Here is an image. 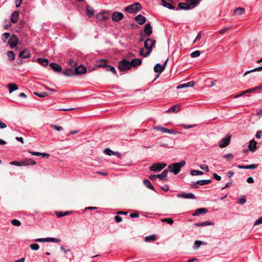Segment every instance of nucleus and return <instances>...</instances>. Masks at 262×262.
I'll return each mask as SVG.
<instances>
[{
  "label": "nucleus",
  "mask_w": 262,
  "mask_h": 262,
  "mask_svg": "<svg viewBox=\"0 0 262 262\" xmlns=\"http://www.w3.org/2000/svg\"><path fill=\"white\" fill-rule=\"evenodd\" d=\"M30 54L29 52L26 50L21 51L19 54V57L21 58L25 59V58L30 57Z\"/></svg>",
  "instance_id": "nucleus-29"
},
{
  "label": "nucleus",
  "mask_w": 262,
  "mask_h": 262,
  "mask_svg": "<svg viewBox=\"0 0 262 262\" xmlns=\"http://www.w3.org/2000/svg\"><path fill=\"white\" fill-rule=\"evenodd\" d=\"M36 162L32 159L25 158L21 161V166L35 165Z\"/></svg>",
  "instance_id": "nucleus-12"
},
{
  "label": "nucleus",
  "mask_w": 262,
  "mask_h": 262,
  "mask_svg": "<svg viewBox=\"0 0 262 262\" xmlns=\"http://www.w3.org/2000/svg\"><path fill=\"white\" fill-rule=\"evenodd\" d=\"M52 242L54 243H59L60 242V239L58 238H53V237H48L47 238V242Z\"/></svg>",
  "instance_id": "nucleus-49"
},
{
  "label": "nucleus",
  "mask_w": 262,
  "mask_h": 262,
  "mask_svg": "<svg viewBox=\"0 0 262 262\" xmlns=\"http://www.w3.org/2000/svg\"><path fill=\"white\" fill-rule=\"evenodd\" d=\"M63 74L66 76H73L76 75L75 73V70H73L71 68H67L65 71L63 72Z\"/></svg>",
  "instance_id": "nucleus-24"
},
{
  "label": "nucleus",
  "mask_w": 262,
  "mask_h": 262,
  "mask_svg": "<svg viewBox=\"0 0 262 262\" xmlns=\"http://www.w3.org/2000/svg\"><path fill=\"white\" fill-rule=\"evenodd\" d=\"M69 63L72 67H76L77 65V61L74 59H70L69 61Z\"/></svg>",
  "instance_id": "nucleus-56"
},
{
  "label": "nucleus",
  "mask_w": 262,
  "mask_h": 262,
  "mask_svg": "<svg viewBox=\"0 0 262 262\" xmlns=\"http://www.w3.org/2000/svg\"><path fill=\"white\" fill-rule=\"evenodd\" d=\"M176 9H178V10H189L191 9V7L189 6V4H187V3H180L178 4V8H176Z\"/></svg>",
  "instance_id": "nucleus-26"
},
{
  "label": "nucleus",
  "mask_w": 262,
  "mask_h": 262,
  "mask_svg": "<svg viewBox=\"0 0 262 262\" xmlns=\"http://www.w3.org/2000/svg\"><path fill=\"white\" fill-rule=\"evenodd\" d=\"M30 247L32 250H37L39 249V246L38 244H32L30 245Z\"/></svg>",
  "instance_id": "nucleus-54"
},
{
  "label": "nucleus",
  "mask_w": 262,
  "mask_h": 262,
  "mask_svg": "<svg viewBox=\"0 0 262 262\" xmlns=\"http://www.w3.org/2000/svg\"><path fill=\"white\" fill-rule=\"evenodd\" d=\"M261 224H262V216L255 222L254 225H258Z\"/></svg>",
  "instance_id": "nucleus-60"
},
{
  "label": "nucleus",
  "mask_w": 262,
  "mask_h": 262,
  "mask_svg": "<svg viewBox=\"0 0 262 262\" xmlns=\"http://www.w3.org/2000/svg\"><path fill=\"white\" fill-rule=\"evenodd\" d=\"M104 152L108 156H112L115 155L114 151L108 148H106L104 150Z\"/></svg>",
  "instance_id": "nucleus-48"
},
{
  "label": "nucleus",
  "mask_w": 262,
  "mask_h": 262,
  "mask_svg": "<svg viewBox=\"0 0 262 262\" xmlns=\"http://www.w3.org/2000/svg\"><path fill=\"white\" fill-rule=\"evenodd\" d=\"M162 222H166L170 225L173 223V220L171 218H165L161 220Z\"/></svg>",
  "instance_id": "nucleus-51"
},
{
  "label": "nucleus",
  "mask_w": 262,
  "mask_h": 262,
  "mask_svg": "<svg viewBox=\"0 0 262 262\" xmlns=\"http://www.w3.org/2000/svg\"><path fill=\"white\" fill-rule=\"evenodd\" d=\"M167 173L168 170L165 169L163 171V172L161 173L157 174V177L158 178H159L161 180L166 181L167 180Z\"/></svg>",
  "instance_id": "nucleus-16"
},
{
  "label": "nucleus",
  "mask_w": 262,
  "mask_h": 262,
  "mask_svg": "<svg viewBox=\"0 0 262 262\" xmlns=\"http://www.w3.org/2000/svg\"><path fill=\"white\" fill-rule=\"evenodd\" d=\"M11 224L15 226H19L21 225V223L19 221L16 219H13L11 221Z\"/></svg>",
  "instance_id": "nucleus-50"
},
{
  "label": "nucleus",
  "mask_w": 262,
  "mask_h": 262,
  "mask_svg": "<svg viewBox=\"0 0 262 262\" xmlns=\"http://www.w3.org/2000/svg\"><path fill=\"white\" fill-rule=\"evenodd\" d=\"M213 224H214L213 223H211L209 221H205V222H203L202 223H195L194 225L195 226H197V227H201V226H208V225H213Z\"/></svg>",
  "instance_id": "nucleus-35"
},
{
  "label": "nucleus",
  "mask_w": 262,
  "mask_h": 262,
  "mask_svg": "<svg viewBox=\"0 0 262 262\" xmlns=\"http://www.w3.org/2000/svg\"><path fill=\"white\" fill-rule=\"evenodd\" d=\"M107 60L104 59H102L97 61L96 66L98 67H101L105 69L107 65Z\"/></svg>",
  "instance_id": "nucleus-22"
},
{
  "label": "nucleus",
  "mask_w": 262,
  "mask_h": 262,
  "mask_svg": "<svg viewBox=\"0 0 262 262\" xmlns=\"http://www.w3.org/2000/svg\"><path fill=\"white\" fill-rule=\"evenodd\" d=\"M8 88L10 93H11L14 91L17 90L18 89L17 85L14 83H9L8 84Z\"/></svg>",
  "instance_id": "nucleus-28"
},
{
  "label": "nucleus",
  "mask_w": 262,
  "mask_h": 262,
  "mask_svg": "<svg viewBox=\"0 0 262 262\" xmlns=\"http://www.w3.org/2000/svg\"><path fill=\"white\" fill-rule=\"evenodd\" d=\"M224 158L225 159H227L228 161H230L233 159L234 156L231 154H228L225 155L224 156Z\"/></svg>",
  "instance_id": "nucleus-57"
},
{
  "label": "nucleus",
  "mask_w": 262,
  "mask_h": 262,
  "mask_svg": "<svg viewBox=\"0 0 262 262\" xmlns=\"http://www.w3.org/2000/svg\"><path fill=\"white\" fill-rule=\"evenodd\" d=\"M178 198L188 199H195V195L192 193H178L177 195Z\"/></svg>",
  "instance_id": "nucleus-13"
},
{
  "label": "nucleus",
  "mask_w": 262,
  "mask_h": 262,
  "mask_svg": "<svg viewBox=\"0 0 262 262\" xmlns=\"http://www.w3.org/2000/svg\"><path fill=\"white\" fill-rule=\"evenodd\" d=\"M246 202V196L245 195L242 196L238 200V203L240 204H244Z\"/></svg>",
  "instance_id": "nucleus-53"
},
{
  "label": "nucleus",
  "mask_w": 262,
  "mask_h": 262,
  "mask_svg": "<svg viewBox=\"0 0 262 262\" xmlns=\"http://www.w3.org/2000/svg\"><path fill=\"white\" fill-rule=\"evenodd\" d=\"M208 212V209L205 208H200L197 209L194 213H193V216H199L200 214H205Z\"/></svg>",
  "instance_id": "nucleus-20"
},
{
  "label": "nucleus",
  "mask_w": 262,
  "mask_h": 262,
  "mask_svg": "<svg viewBox=\"0 0 262 262\" xmlns=\"http://www.w3.org/2000/svg\"><path fill=\"white\" fill-rule=\"evenodd\" d=\"M248 147L250 151L252 152L254 151L256 148V142L254 139L251 140L249 142Z\"/></svg>",
  "instance_id": "nucleus-27"
},
{
  "label": "nucleus",
  "mask_w": 262,
  "mask_h": 262,
  "mask_svg": "<svg viewBox=\"0 0 262 262\" xmlns=\"http://www.w3.org/2000/svg\"><path fill=\"white\" fill-rule=\"evenodd\" d=\"M200 168L205 171H208V166L207 165L201 164L200 165Z\"/></svg>",
  "instance_id": "nucleus-58"
},
{
  "label": "nucleus",
  "mask_w": 262,
  "mask_h": 262,
  "mask_svg": "<svg viewBox=\"0 0 262 262\" xmlns=\"http://www.w3.org/2000/svg\"><path fill=\"white\" fill-rule=\"evenodd\" d=\"M203 244V242L202 241H195L194 243L193 249L194 250L198 249Z\"/></svg>",
  "instance_id": "nucleus-42"
},
{
  "label": "nucleus",
  "mask_w": 262,
  "mask_h": 262,
  "mask_svg": "<svg viewBox=\"0 0 262 262\" xmlns=\"http://www.w3.org/2000/svg\"><path fill=\"white\" fill-rule=\"evenodd\" d=\"M115 220L117 223H120L122 221V217L119 216V215H116L115 216Z\"/></svg>",
  "instance_id": "nucleus-64"
},
{
  "label": "nucleus",
  "mask_w": 262,
  "mask_h": 262,
  "mask_svg": "<svg viewBox=\"0 0 262 262\" xmlns=\"http://www.w3.org/2000/svg\"><path fill=\"white\" fill-rule=\"evenodd\" d=\"M19 15V12L18 11H15L14 12L11 16V23L15 24L16 23L18 19V17Z\"/></svg>",
  "instance_id": "nucleus-23"
},
{
  "label": "nucleus",
  "mask_w": 262,
  "mask_h": 262,
  "mask_svg": "<svg viewBox=\"0 0 262 262\" xmlns=\"http://www.w3.org/2000/svg\"><path fill=\"white\" fill-rule=\"evenodd\" d=\"M194 85V82L193 81H189L186 83L181 84L177 86L178 89H183L187 87H193Z\"/></svg>",
  "instance_id": "nucleus-21"
},
{
  "label": "nucleus",
  "mask_w": 262,
  "mask_h": 262,
  "mask_svg": "<svg viewBox=\"0 0 262 262\" xmlns=\"http://www.w3.org/2000/svg\"><path fill=\"white\" fill-rule=\"evenodd\" d=\"M244 12L245 9L244 8H237L234 10V14L236 15H242L244 13Z\"/></svg>",
  "instance_id": "nucleus-38"
},
{
  "label": "nucleus",
  "mask_w": 262,
  "mask_h": 262,
  "mask_svg": "<svg viewBox=\"0 0 262 262\" xmlns=\"http://www.w3.org/2000/svg\"><path fill=\"white\" fill-rule=\"evenodd\" d=\"M72 213V211H66V212H61V211H56L55 214L58 217H61L63 216H65L66 215L71 214Z\"/></svg>",
  "instance_id": "nucleus-30"
},
{
  "label": "nucleus",
  "mask_w": 262,
  "mask_h": 262,
  "mask_svg": "<svg viewBox=\"0 0 262 262\" xmlns=\"http://www.w3.org/2000/svg\"><path fill=\"white\" fill-rule=\"evenodd\" d=\"M155 128L157 130H159L162 133H168L170 134H175L174 131L169 129H168V128H166L164 127L158 126L156 127Z\"/></svg>",
  "instance_id": "nucleus-18"
},
{
  "label": "nucleus",
  "mask_w": 262,
  "mask_h": 262,
  "mask_svg": "<svg viewBox=\"0 0 262 262\" xmlns=\"http://www.w3.org/2000/svg\"><path fill=\"white\" fill-rule=\"evenodd\" d=\"M156 40L151 38H147L144 42V47L147 50V51L144 53V49L141 48L140 50V55L144 57L148 56L152 51V48L155 47Z\"/></svg>",
  "instance_id": "nucleus-1"
},
{
  "label": "nucleus",
  "mask_w": 262,
  "mask_h": 262,
  "mask_svg": "<svg viewBox=\"0 0 262 262\" xmlns=\"http://www.w3.org/2000/svg\"><path fill=\"white\" fill-rule=\"evenodd\" d=\"M105 69L107 71H110V72H112L113 73H114V74H117V72L116 71V69L113 66L107 64Z\"/></svg>",
  "instance_id": "nucleus-41"
},
{
  "label": "nucleus",
  "mask_w": 262,
  "mask_h": 262,
  "mask_svg": "<svg viewBox=\"0 0 262 262\" xmlns=\"http://www.w3.org/2000/svg\"><path fill=\"white\" fill-rule=\"evenodd\" d=\"M144 32L148 36L150 35L152 33V28L150 24L148 23L145 25L144 27Z\"/></svg>",
  "instance_id": "nucleus-25"
},
{
  "label": "nucleus",
  "mask_w": 262,
  "mask_h": 262,
  "mask_svg": "<svg viewBox=\"0 0 262 262\" xmlns=\"http://www.w3.org/2000/svg\"><path fill=\"white\" fill-rule=\"evenodd\" d=\"M211 182L210 180H201L196 181V183L200 185H205L209 184Z\"/></svg>",
  "instance_id": "nucleus-39"
},
{
  "label": "nucleus",
  "mask_w": 262,
  "mask_h": 262,
  "mask_svg": "<svg viewBox=\"0 0 262 262\" xmlns=\"http://www.w3.org/2000/svg\"><path fill=\"white\" fill-rule=\"evenodd\" d=\"M190 173L192 176L202 175L204 173L202 171L197 170H191Z\"/></svg>",
  "instance_id": "nucleus-43"
},
{
  "label": "nucleus",
  "mask_w": 262,
  "mask_h": 262,
  "mask_svg": "<svg viewBox=\"0 0 262 262\" xmlns=\"http://www.w3.org/2000/svg\"><path fill=\"white\" fill-rule=\"evenodd\" d=\"M118 68L121 71L129 70L131 68L130 62L126 59H123L119 62Z\"/></svg>",
  "instance_id": "nucleus-4"
},
{
  "label": "nucleus",
  "mask_w": 262,
  "mask_h": 262,
  "mask_svg": "<svg viewBox=\"0 0 262 262\" xmlns=\"http://www.w3.org/2000/svg\"><path fill=\"white\" fill-rule=\"evenodd\" d=\"M187 4H189V6L191 8H193L195 7L198 4V3L195 0H186Z\"/></svg>",
  "instance_id": "nucleus-36"
},
{
  "label": "nucleus",
  "mask_w": 262,
  "mask_h": 262,
  "mask_svg": "<svg viewBox=\"0 0 262 262\" xmlns=\"http://www.w3.org/2000/svg\"><path fill=\"white\" fill-rule=\"evenodd\" d=\"M142 6L139 3H135L125 8V10L129 13H137L142 10Z\"/></svg>",
  "instance_id": "nucleus-3"
},
{
  "label": "nucleus",
  "mask_w": 262,
  "mask_h": 262,
  "mask_svg": "<svg viewBox=\"0 0 262 262\" xmlns=\"http://www.w3.org/2000/svg\"><path fill=\"white\" fill-rule=\"evenodd\" d=\"M135 20L140 25H143L146 20L145 16L139 14L135 17Z\"/></svg>",
  "instance_id": "nucleus-15"
},
{
  "label": "nucleus",
  "mask_w": 262,
  "mask_h": 262,
  "mask_svg": "<svg viewBox=\"0 0 262 262\" xmlns=\"http://www.w3.org/2000/svg\"><path fill=\"white\" fill-rule=\"evenodd\" d=\"M191 56L193 58L196 57L200 56V52L198 50L195 51L191 53Z\"/></svg>",
  "instance_id": "nucleus-55"
},
{
  "label": "nucleus",
  "mask_w": 262,
  "mask_h": 262,
  "mask_svg": "<svg viewBox=\"0 0 262 262\" xmlns=\"http://www.w3.org/2000/svg\"><path fill=\"white\" fill-rule=\"evenodd\" d=\"M10 34L9 33H8V32L4 33L2 35V37L3 41L5 42H6L7 41V39L10 37Z\"/></svg>",
  "instance_id": "nucleus-47"
},
{
  "label": "nucleus",
  "mask_w": 262,
  "mask_h": 262,
  "mask_svg": "<svg viewBox=\"0 0 262 262\" xmlns=\"http://www.w3.org/2000/svg\"><path fill=\"white\" fill-rule=\"evenodd\" d=\"M167 60L168 59L165 61L163 66H162L160 63H157L155 66L154 68L155 72L161 73L165 70V65L166 64Z\"/></svg>",
  "instance_id": "nucleus-11"
},
{
  "label": "nucleus",
  "mask_w": 262,
  "mask_h": 262,
  "mask_svg": "<svg viewBox=\"0 0 262 262\" xmlns=\"http://www.w3.org/2000/svg\"><path fill=\"white\" fill-rule=\"evenodd\" d=\"M258 166V164H251V165H245L246 169H253L256 168Z\"/></svg>",
  "instance_id": "nucleus-52"
},
{
  "label": "nucleus",
  "mask_w": 262,
  "mask_h": 262,
  "mask_svg": "<svg viewBox=\"0 0 262 262\" xmlns=\"http://www.w3.org/2000/svg\"><path fill=\"white\" fill-rule=\"evenodd\" d=\"M50 66L55 72H61L62 71V67L56 63L52 62L50 64Z\"/></svg>",
  "instance_id": "nucleus-19"
},
{
  "label": "nucleus",
  "mask_w": 262,
  "mask_h": 262,
  "mask_svg": "<svg viewBox=\"0 0 262 262\" xmlns=\"http://www.w3.org/2000/svg\"><path fill=\"white\" fill-rule=\"evenodd\" d=\"M86 72V69L83 64H80L79 67H76L75 69L76 75L84 74Z\"/></svg>",
  "instance_id": "nucleus-14"
},
{
  "label": "nucleus",
  "mask_w": 262,
  "mask_h": 262,
  "mask_svg": "<svg viewBox=\"0 0 262 262\" xmlns=\"http://www.w3.org/2000/svg\"><path fill=\"white\" fill-rule=\"evenodd\" d=\"M131 67L134 68L140 66L142 63V60L140 58H134L130 61Z\"/></svg>",
  "instance_id": "nucleus-17"
},
{
  "label": "nucleus",
  "mask_w": 262,
  "mask_h": 262,
  "mask_svg": "<svg viewBox=\"0 0 262 262\" xmlns=\"http://www.w3.org/2000/svg\"><path fill=\"white\" fill-rule=\"evenodd\" d=\"M28 152L33 156H39L41 155V152H39L32 151L30 150L28 151Z\"/></svg>",
  "instance_id": "nucleus-61"
},
{
  "label": "nucleus",
  "mask_w": 262,
  "mask_h": 262,
  "mask_svg": "<svg viewBox=\"0 0 262 262\" xmlns=\"http://www.w3.org/2000/svg\"><path fill=\"white\" fill-rule=\"evenodd\" d=\"M172 1V0H161L162 4L164 7L169 9L178 10V9H176V7L171 5V3Z\"/></svg>",
  "instance_id": "nucleus-10"
},
{
  "label": "nucleus",
  "mask_w": 262,
  "mask_h": 262,
  "mask_svg": "<svg viewBox=\"0 0 262 262\" xmlns=\"http://www.w3.org/2000/svg\"><path fill=\"white\" fill-rule=\"evenodd\" d=\"M166 164L164 163H157L152 165L149 167V170L153 171H160L162 169H163Z\"/></svg>",
  "instance_id": "nucleus-5"
},
{
  "label": "nucleus",
  "mask_w": 262,
  "mask_h": 262,
  "mask_svg": "<svg viewBox=\"0 0 262 262\" xmlns=\"http://www.w3.org/2000/svg\"><path fill=\"white\" fill-rule=\"evenodd\" d=\"M123 17V14L117 11L114 12L112 15V19L115 22H118L121 20Z\"/></svg>",
  "instance_id": "nucleus-6"
},
{
  "label": "nucleus",
  "mask_w": 262,
  "mask_h": 262,
  "mask_svg": "<svg viewBox=\"0 0 262 262\" xmlns=\"http://www.w3.org/2000/svg\"><path fill=\"white\" fill-rule=\"evenodd\" d=\"M37 62L44 67H46L49 64V60L47 59L39 58H37Z\"/></svg>",
  "instance_id": "nucleus-34"
},
{
  "label": "nucleus",
  "mask_w": 262,
  "mask_h": 262,
  "mask_svg": "<svg viewBox=\"0 0 262 262\" xmlns=\"http://www.w3.org/2000/svg\"><path fill=\"white\" fill-rule=\"evenodd\" d=\"M85 12L89 17H91L94 14V10L90 6L86 7Z\"/></svg>",
  "instance_id": "nucleus-32"
},
{
  "label": "nucleus",
  "mask_w": 262,
  "mask_h": 262,
  "mask_svg": "<svg viewBox=\"0 0 262 262\" xmlns=\"http://www.w3.org/2000/svg\"><path fill=\"white\" fill-rule=\"evenodd\" d=\"M143 183L144 184V185L147 187L148 188L152 190H155V188L153 186V185L151 184V182H150L149 180H148V179H144L143 180Z\"/></svg>",
  "instance_id": "nucleus-33"
},
{
  "label": "nucleus",
  "mask_w": 262,
  "mask_h": 262,
  "mask_svg": "<svg viewBox=\"0 0 262 262\" xmlns=\"http://www.w3.org/2000/svg\"><path fill=\"white\" fill-rule=\"evenodd\" d=\"M230 136H227L223 138L221 141L219 143V146L221 148H224L229 145L230 141Z\"/></svg>",
  "instance_id": "nucleus-9"
},
{
  "label": "nucleus",
  "mask_w": 262,
  "mask_h": 262,
  "mask_svg": "<svg viewBox=\"0 0 262 262\" xmlns=\"http://www.w3.org/2000/svg\"><path fill=\"white\" fill-rule=\"evenodd\" d=\"M34 94L40 98L46 97L49 95L48 93L46 92H43L42 93L34 92Z\"/></svg>",
  "instance_id": "nucleus-40"
},
{
  "label": "nucleus",
  "mask_w": 262,
  "mask_h": 262,
  "mask_svg": "<svg viewBox=\"0 0 262 262\" xmlns=\"http://www.w3.org/2000/svg\"><path fill=\"white\" fill-rule=\"evenodd\" d=\"M18 38L16 35L13 34L8 40V44L11 49H13L17 44Z\"/></svg>",
  "instance_id": "nucleus-7"
},
{
  "label": "nucleus",
  "mask_w": 262,
  "mask_h": 262,
  "mask_svg": "<svg viewBox=\"0 0 262 262\" xmlns=\"http://www.w3.org/2000/svg\"><path fill=\"white\" fill-rule=\"evenodd\" d=\"M261 70H262V66L256 68L253 70L246 72L244 74V76H245L246 75H247L248 74H249L251 72H255V71H261Z\"/></svg>",
  "instance_id": "nucleus-45"
},
{
  "label": "nucleus",
  "mask_w": 262,
  "mask_h": 262,
  "mask_svg": "<svg viewBox=\"0 0 262 262\" xmlns=\"http://www.w3.org/2000/svg\"><path fill=\"white\" fill-rule=\"evenodd\" d=\"M213 177L214 179H215L217 181H220L221 180V177L217 175V174L216 173H213Z\"/></svg>",
  "instance_id": "nucleus-63"
},
{
  "label": "nucleus",
  "mask_w": 262,
  "mask_h": 262,
  "mask_svg": "<svg viewBox=\"0 0 262 262\" xmlns=\"http://www.w3.org/2000/svg\"><path fill=\"white\" fill-rule=\"evenodd\" d=\"M185 164V161L184 160H182L180 162L171 164L169 165L168 171L169 170L174 174H177L180 171L181 168Z\"/></svg>",
  "instance_id": "nucleus-2"
},
{
  "label": "nucleus",
  "mask_w": 262,
  "mask_h": 262,
  "mask_svg": "<svg viewBox=\"0 0 262 262\" xmlns=\"http://www.w3.org/2000/svg\"><path fill=\"white\" fill-rule=\"evenodd\" d=\"M180 108V105L177 104L170 107L167 111L169 113H177L179 111Z\"/></svg>",
  "instance_id": "nucleus-31"
},
{
  "label": "nucleus",
  "mask_w": 262,
  "mask_h": 262,
  "mask_svg": "<svg viewBox=\"0 0 262 262\" xmlns=\"http://www.w3.org/2000/svg\"><path fill=\"white\" fill-rule=\"evenodd\" d=\"M7 55L10 60H13L15 59V55L13 51H8L7 53Z\"/></svg>",
  "instance_id": "nucleus-44"
},
{
  "label": "nucleus",
  "mask_w": 262,
  "mask_h": 262,
  "mask_svg": "<svg viewBox=\"0 0 262 262\" xmlns=\"http://www.w3.org/2000/svg\"><path fill=\"white\" fill-rule=\"evenodd\" d=\"M255 91H256V88H253L249 89L244 91V93H245V94L249 93H253Z\"/></svg>",
  "instance_id": "nucleus-59"
},
{
  "label": "nucleus",
  "mask_w": 262,
  "mask_h": 262,
  "mask_svg": "<svg viewBox=\"0 0 262 262\" xmlns=\"http://www.w3.org/2000/svg\"><path fill=\"white\" fill-rule=\"evenodd\" d=\"M231 29L230 26H227L219 31L220 34H224Z\"/></svg>",
  "instance_id": "nucleus-46"
},
{
  "label": "nucleus",
  "mask_w": 262,
  "mask_h": 262,
  "mask_svg": "<svg viewBox=\"0 0 262 262\" xmlns=\"http://www.w3.org/2000/svg\"><path fill=\"white\" fill-rule=\"evenodd\" d=\"M109 18V15L106 12L99 13L96 15V19L100 22L104 21Z\"/></svg>",
  "instance_id": "nucleus-8"
},
{
  "label": "nucleus",
  "mask_w": 262,
  "mask_h": 262,
  "mask_svg": "<svg viewBox=\"0 0 262 262\" xmlns=\"http://www.w3.org/2000/svg\"><path fill=\"white\" fill-rule=\"evenodd\" d=\"M157 239L155 235H151L145 237V241L146 242H154Z\"/></svg>",
  "instance_id": "nucleus-37"
},
{
  "label": "nucleus",
  "mask_w": 262,
  "mask_h": 262,
  "mask_svg": "<svg viewBox=\"0 0 262 262\" xmlns=\"http://www.w3.org/2000/svg\"><path fill=\"white\" fill-rule=\"evenodd\" d=\"M35 241L38 242H47V238H40L35 239Z\"/></svg>",
  "instance_id": "nucleus-62"
}]
</instances>
